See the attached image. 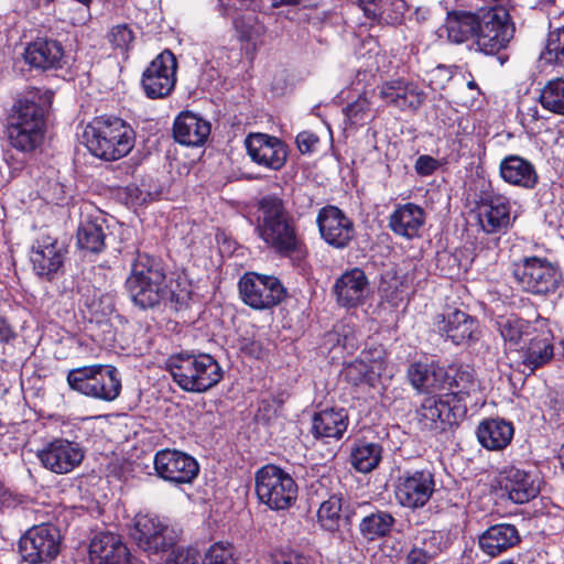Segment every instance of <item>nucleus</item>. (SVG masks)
I'll return each mask as SVG.
<instances>
[{"label":"nucleus","mask_w":564,"mask_h":564,"mask_svg":"<svg viewBox=\"0 0 564 564\" xmlns=\"http://www.w3.org/2000/svg\"><path fill=\"white\" fill-rule=\"evenodd\" d=\"M466 413V402L453 394H443L426 397L416 410V417L422 430L443 432L457 425Z\"/></svg>","instance_id":"1a4fd4ad"},{"label":"nucleus","mask_w":564,"mask_h":564,"mask_svg":"<svg viewBox=\"0 0 564 564\" xmlns=\"http://www.w3.org/2000/svg\"><path fill=\"white\" fill-rule=\"evenodd\" d=\"M435 490V475L431 469H409L398 476L394 496L400 506L415 510L423 508Z\"/></svg>","instance_id":"f8f14e48"},{"label":"nucleus","mask_w":564,"mask_h":564,"mask_svg":"<svg viewBox=\"0 0 564 564\" xmlns=\"http://www.w3.org/2000/svg\"><path fill=\"white\" fill-rule=\"evenodd\" d=\"M446 384L451 391L447 394L457 397L462 402L478 388L474 370L468 367L451 368L449 372H446Z\"/></svg>","instance_id":"ea45409f"},{"label":"nucleus","mask_w":564,"mask_h":564,"mask_svg":"<svg viewBox=\"0 0 564 564\" xmlns=\"http://www.w3.org/2000/svg\"><path fill=\"white\" fill-rule=\"evenodd\" d=\"M24 62L33 69L51 72L62 69L66 64L63 44L53 37L36 36L26 44L23 52Z\"/></svg>","instance_id":"412c9836"},{"label":"nucleus","mask_w":564,"mask_h":564,"mask_svg":"<svg viewBox=\"0 0 564 564\" xmlns=\"http://www.w3.org/2000/svg\"><path fill=\"white\" fill-rule=\"evenodd\" d=\"M382 446L376 442L358 440L350 451V464L359 473H370L381 462Z\"/></svg>","instance_id":"58836bf2"},{"label":"nucleus","mask_w":564,"mask_h":564,"mask_svg":"<svg viewBox=\"0 0 564 564\" xmlns=\"http://www.w3.org/2000/svg\"><path fill=\"white\" fill-rule=\"evenodd\" d=\"M424 223V209L413 203L398 205L389 216V228L406 239L417 237Z\"/></svg>","instance_id":"2f4dec72"},{"label":"nucleus","mask_w":564,"mask_h":564,"mask_svg":"<svg viewBox=\"0 0 564 564\" xmlns=\"http://www.w3.org/2000/svg\"><path fill=\"white\" fill-rule=\"evenodd\" d=\"M177 61L170 50L161 52L144 69L141 86L150 99L169 97L176 85Z\"/></svg>","instance_id":"2eb2a0df"},{"label":"nucleus","mask_w":564,"mask_h":564,"mask_svg":"<svg viewBox=\"0 0 564 564\" xmlns=\"http://www.w3.org/2000/svg\"><path fill=\"white\" fill-rule=\"evenodd\" d=\"M406 375L414 389L429 391L438 388V378L443 376V370L436 371L427 364L413 362L409 366Z\"/></svg>","instance_id":"a19ab883"},{"label":"nucleus","mask_w":564,"mask_h":564,"mask_svg":"<svg viewBox=\"0 0 564 564\" xmlns=\"http://www.w3.org/2000/svg\"><path fill=\"white\" fill-rule=\"evenodd\" d=\"M202 556L196 549L180 550L166 564H202Z\"/></svg>","instance_id":"4d7b16f0"},{"label":"nucleus","mask_w":564,"mask_h":564,"mask_svg":"<svg viewBox=\"0 0 564 564\" xmlns=\"http://www.w3.org/2000/svg\"><path fill=\"white\" fill-rule=\"evenodd\" d=\"M481 13L468 11H453L446 18V32L449 42L462 44L469 40H477Z\"/></svg>","instance_id":"e433bc0d"},{"label":"nucleus","mask_w":564,"mask_h":564,"mask_svg":"<svg viewBox=\"0 0 564 564\" xmlns=\"http://www.w3.org/2000/svg\"><path fill=\"white\" fill-rule=\"evenodd\" d=\"M126 288L133 304L141 310L178 302L167 284L162 261L145 252H138L126 280Z\"/></svg>","instance_id":"7ed1b4c3"},{"label":"nucleus","mask_w":564,"mask_h":564,"mask_svg":"<svg viewBox=\"0 0 564 564\" xmlns=\"http://www.w3.org/2000/svg\"><path fill=\"white\" fill-rule=\"evenodd\" d=\"M499 484L509 499L516 503H525L535 498L540 491L535 475L514 466L506 467L500 471Z\"/></svg>","instance_id":"bb28decb"},{"label":"nucleus","mask_w":564,"mask_h":564,"mask_svg":"<svg viewBox=\"0 0 564 564\" xmlns=\"http://www.w3.org/2000/svg\"><path fill=\"white\" fill-rule=\"evenodd\" d=\"M514 34V25L505 8L481 13L476 45L485 54L494 55L506 48Z\"/></svg>","instance_id":"ddd939ff"},{"label":"nucleus","mask_w":564,"mask_h":564,"mask_svg":"<svg viewBox=\"0 0 564 564\" xmlns=\"http://www.w3.org/2000/svg\"><path fill=\"white\" fill-rule=\"evenodd\" d=\"M318 142L319 138L310 131H302L296 137V144L302 154L314 152Z\"/></svg>","instance_id":"6e6d98bb"},{"label":"nucleus","mask_w":564,"mask_h":564,"mask_svg":"<svg viewBox=\"0 0 564 564\" xmlns=\"http://www.w3.org/2000/svg\"><path fill=\"white\" fill-rule=\"evenodd\" d=\"M52 97L50 90L32 88L13 104L6 131L9 144L18 152L32 154L41 148Z\"/></svg>","instance_id":"f257e3e1"},{"label":"nucleus","mask_w":564,"mask_h":564,"mask_svg":"<svg viewBox=\"0 0 564 564\" xmlns=\"http://www.w3.org/2000/svg\"><path fill=\"white\" fill-rule=\"evenodd\" d=\"M153 466L158 477L176 486L192 484L199 473V465L193 456L171 448L158 451Z\"/></svg>","instance_id":"dca6fc26"},{"label":"nucleus","mask_w":564,"mask_h":564,"mask_svg":"<svg viewBox=\"0 0 564 564\" xmlns=\"http://www.w3.org/2000/svg\"><path fill=\"white\" fill-rule=\"evenodd\" d=\"M550 332L534 333L520 350L521 364L530 372L545 366L554 357V346Z\"/></svg>","instance_id":"473e14b6"},{"label":"nucleus","mask_w":564,"mask_h":564,"mask_svg":"<svg viewBox=\"0 0 564 564\" xmlns=\"http://www.w3.org/2000/svg\"><path fill=\"white\" fill-rule=\"evenodd\" d=\"M512 274L523 291L549 296L564 288L560 268L546 258L523 257L513 263Z\"/></svg>","instance_id":"0eeeda50"},{"label":"nucleus","mask_w":564,"mask_h":564,"mask_svg":"<svg viewBox=\"0 0 564 564\" xmlns=\"http://www.w3.org/2000/svg\"><path fill=\"white\" fill-rule=\"evenodd\" d=\"M359 516L358 530L368 542L389 536L397 522L391 512L378 509L367 502L359 506Z\"/></svg>","instance_id":"cd10ccee"},{"label":"nucleus","mask_w":564,"mask_h":564,"mask_svg":"<svg viewBox=\"0 0 564 564\" xmlns=\"http://www.w3.org/2000/svg\"><path fill=\"white\" fill-rule=\"evenodd\" d=\"M254 231L268 248L282 258L300 259L306 253L296 219L275 194L265 195L259 200Z\"/></svg>","instance_id":"f03ea898"},{"label":"nucleus","mask_w":564,"mask_h":564,"mask_svg":"<svg viewBox=\"0 0 564 564\" xmlns=\"http://www.w3.org/2000/svg\"><path fill=\"white\" fill-rule=\"evenodd\" d=\"M107 39L113 48L128 52L132 47L135 34L130 24L121 23L109 30Z\"/></svg>","instance_id":"8fccbe9b"},{"label":"nucleus","mask_w":564,"mask_h":564,"mask_svg":"<svg viewBox=\"0 0 564 564\" xmlns=\"http://www.w3.org/2000/svg\"><path fill=\"white\" fill-rule=\"evenodd\" d=\"M555 3V0H536V4L540 8H546Z\"/></svg>","instance_id":"e2e57ef3"},{"label":"nucleus","mask_w":564,"mask_h":564,"mask_svg":"<svg viewBox=\"0 0 564 564\" xmlns=\"http://www.w3.org/2000/svg\"><path fill=\"white\" fill-rule=\"evenodd\" d=\"M316 224L321 238L335 249H345L356 237L354 221L337 206L318 210Z\"/></svg>","instance_id":"a211bd4d"},{"label":"nucleus","mask_w":564,"mask_h":564,"mask_svg":"<svg viewBox=\"0 0 564 564\" xmlns=\"http://www.w3.org/2000/svg\"><path fill=\"white\" fill-rule=\"evenodd\" d=\"M540 59L544 64L564 68V25L551 31Z\"/></svg>","instance_id":"a18cd8bd"},{"label":"nucleus","mask_w":564,"mask_h":564,"mask_svg":"<svg viewBox=\"0 0 564 564\" xmlns=\"http://www.w3.org/2000/svg\"><path fill=\"white\" fill-rule=\"evenodd\" d=\"M520 542V534L516 525L498 523L489 527L479 535V547L490 556H497L513 547Z\"/></svg>","instance_id":"72a5a7b5"},{"label":"nucleus","mask_w":564,"mask_h":564,"mask_svg":"<svg viewBox=\"0 0 564 564\" xmlns=\"http://www.w3.org/2000/svg\"><path fill=\"white\" fill-rule=\"evenodd\" d=\"M558 460L561 463L562 468L564 469V444L561 446L558 451Z\"/></svg>","instance_id":"0e129e2a"},{"label":"nucleus","mask_w":564,"mask_h":564,"mask_svg":"<svg viewBox=\"0 0 564 564\" xmlns=\"http://www.w3.org/2000/svg\"><path fill=\"white\" fill-rule=\"evenodd\" d=\"M496 326L505 344L509 347H518L536 330L530 321L516 314L498 316Z\"/></svg>","instance_id":"4c0bfd02"},{"label":"nucleus","mask_w":564,"mask_h":564,"mask_svg":"<svg viewBox=\"0 0 564 564\" xmlns=\"http://www.w3.org/2000/svg\"><path fill=\"white\" fill-rule=\"evenodd\" d=\"M83 138L94 156L104 161H117L133 149L135 132L120 118L97 117L86 126Z\"/></svg>","instance_id":"20e7f679"},{"label":"nucleus","mask_w":564,"mask_h":564,"mask_svg":"<svg viewBox=\"0 0 564 564\" xmlns=\"http://www.w3.org/2000/svg\"><path fill=\"white\" fill-rule=\"evenodd\" d=\"M468 88L474 89L477 88V84L474 80L467 83Z\"/></svg>","instance_id":"774afa93"},{"label":"nucleus","mask_w":564,"mask_h":564,"mask_svg":"<svg viewBox=\"0 0 564 564\" xmlns=\"http://www.w3.org/2000/svg\"><path fill=\"white\" fill-rule=\"evenodd\" d=\"M343 112L351 126H362L372 118L371 104L366 96H359L355 101L348 104Z\"/></svg>","instance_id":"de8ad7c7"},{"label":"nucleus","mask_w":564,"mask_h":564,"mask_svg":"<svg viewBox=\"0 0 564 564\" xmlns=\"http://www.w3.org/2000/svg\"><path fill=\"white\" fill-rule=\"evenodd\" d=\"M254 486L259 501L271 510H288L297 498L299 488L293 477L272 464L257 470Z\"/></svg>","instance_id":"6e6552de"},{"label":"nucleus","mask_w":564,"mask_h":564,"mask_svg":"<svg viewBox=\"0 0 564 564\" xmlns=\"http://www.w3.org/2000/svg\"><path fill=\"white\" fill-rule=\"evenodd\" d=\"M514 434L511 422L503 419H487L477 427L479 443L490 451H500L507 447Z\"/></svg>","instance_id":"c9c22d12"},{"label":"nucleus","mask_w":564,"mask_h":564,"mask_svg":"<svg viewBox=\"0 0 564 564\" xmlns=\"http://www.w3.org/2000/svg\"><path fill=\"white\" fill-rule=\"evenodd\" d=\"M247 153L256 164L272 171L281 170L288 160L286 144L267 133H250L245 140Z\"/></svg>","instance_id":"aec40b11"},{"label":"nucleus","mask_w":564,"mask_h":564,"mask_svg":"<svg viewBox=\"0 0 564 564\" xmlns=\"http://www.w3.org/2000/svg\"><path fill=\"white\" fill-rule=\"evenodd\" d=\"M380 362L375 361L373 365H370L364 359H356L347 365L344 373L346 380L354 386H358L360 383H368L373 386L377 379L380 377Z\"/></svg>","instance_id":"79ce46f5"},{"label":"nucleus","mask_w":564,"mask_h":564,"mask_svg":"<svg viewBox=\"0 0 564 564\" xmlns=\"http://www.w3.org/2000/svg\"><path fill=\"white\" fill-rule=\"evenodd\" d=\"M66 380L72 390L107 402L116 400L122 387L120 373L111 365H91L72 369Z\"/></svg>","instance_id":"423d86ee"},{"label":"nucleus","mask_w":564,"mask_h":564,"mask_svg":"<svg viewBox=\"0 0 564 564\" xmlns=\"http://www.w3.org/2000/svg\"><path fill=\"white\" fill-rule=\"evenodd\" d=\"M238 289L242 302L258 311L279 305L288 294L279 278L257 272H246L238 282Z\"/></svg>","instance_id":"9d476101"},{"label":"nucleus","mask_w":564,"mask_h":564,"mask_svg":"<svg viewBox=\"0 0 564 564\" xmlns=\"http://www.w3.org/2000/svg\"><path fill=\"white\" fill-rule=\"evenodd\" d=\"M132 538L138 546L149 554H159L172 549L178 539L177 532L156 514L135 516Z\"/></svg>","instance_id":"4468645a"},{"label":"nucleus","mask_w":564,"mask_h":564,"mask_svg":"<svg viewBox=\"0 0 564 564\" xmlns=\"http://www.w3.org/2000/svg\"><path fill=\"white\" fill-rule=\"evenodd\" d=\"M210 134V123L191 111L181 112L173 123V137L176 142L188 147L205 143Z\"/></svg>","instance_id":"c756f323"},{"label":"nucleus","mask_w":564,"mask_h":564,"mask_svg":"<svg viewBox=\"0 0 564 564\" xmlns=\"http://www.w3.org/2000/svg\"><path fill=\"white\" fill-rule=\"evenodd\" d=\"M165 368L173 381L187 392H206L223 379L220 365L208 354L181 351L166 359Z\"/></svg>","instance_id":"39448f33"},{"label":"nucleus","mask_w":564,"mask_h":564,"mask_svg":"<svg viewBox=\"0 0 564 564\" xmlns=\"http://www.w3.org/2000/svg\"><path fill=\"white\" fill-rule=\"evenodd\" d=\"M300 0H279V4H296Z\"/></svg>","instance_id":"338daca9"},{"label":"nucleus","mask_w":564,"mask_h":564,"mask_svg":"<svg viewBox=\"0 0 564 564\" xmlns=\"http://www.w3.org/2000/svg\"><path fill=\"white\" fill-rule=\"evenodd\" d=\"M435 327L442 337L455 345L476 341L480 334L478 321L458 308L437 315Z\"/></svg>","instance_id":"4be33fe9"},{"label":"nucleus","mask_w":564,"mask_h":564,"mask_svg":"<svg viewBox=\"0 0 564 564\" xmlns=\"http://www.w3.org/2000/svg\"><path fill=\"white\" fill-rule=\"evenodd\" d=\"M364 12L368 19H371V20L378 19V13H377L376 9H371L369 7H364Z\"/></svg>","instance_id":"680f3d73"},{"label":"nucleus","mask_w":564,"mask_h":564,"mask_svg":"<svg viewBox=\"0 0 564 564\" xmlns=\"http://www.w3.org/2000/svg\"><path fill=\"white\" fill-rule=\"evenodd\" d=\"M499 174L506 183L523 189H533L539 183V175L532 162L516 154L501 160Z\"/></svg>","instance_id":"7c9ffc66"},{"label":"nucleus","mask_w":564,"mask_h":564,"mask_svg":"<svg viewBox=\"0 0 564 564\" xmlns=\"http://www.w3.org/2000/svg\"><path fill=\"white\" fill-rule=\"evenodd\" d=\"M349 425V417L344 408L321 410L313 415L311 432L316 440L343 438Z\"/></svg>","instance_id":"c85d7f7f"},{"label":"nucleus","mask_w":564,"mask_h":564,"mask_svg":"<svg viewBox=\"0 0 564 564\" xmlns=\"http://www.w3.org/2000/svg\"><path fill=\"white\" fill-rule=\"evenodd\" d=\"M341 497L333 495L319 506L317 519L324 530L332 533L339 530L341 520Z\"/></svg>","instance_id":"c03bdc74"},{"label":"nucleus","mask_w":564,"mask_h":564,"mask_svg":"<svg viewBox=\"0 0 564 564\" xmlns=\"http://www.w3.org/2000/svg\"><path fill=\"white\" fill-rule=\"evenodd\" d=\"M65 247L51 237H43L32 246L30 260L36 275L53 281L62 270L65 260Z\"/></svg>","instance_id":"5701e85b"},{"label":"nucleus","mask_w":564,"mask_h":564,"mask_svg":"<svg viewBox=\"0 0 564 564\" xmlns=\"http://www.w3.org/2000/svg\"><path fill=\"white\" fill-rule=\"evenodd\" d=\"M61 543L59 530L53 524L43 523L30 528L20 538L18 549L23 562L44 564L56 558Z\"/></svg>","instance_id":"9b49d317"},{"label":"nucleus","mask_w":564,"mask_h":564,"mask_svg":"<svg viewBox=\"0 0 564 564\" xmlns=\"http://www.w3.org/2000/svg\"><path fill=\"white\" fill-rule=\"evenodd\" d=\"M17 338L14 326L9 319L0 315V344H9Z\"/></svg>","instance_id":"13d9d810"},{"label":"nucleus","mask_w":564,"mask_h":564,"mask_svg":"<svg viewBox=\"0 0 564 564\" xmlns=\"http://www.w3.org/2000/svg\"><path fill=\"white\" fill-rule=\"evenodd\" d=\"M273 564H314V561L303 553L281 552L274 555Z\"/></svg>","instance_id":"864d4df0"},{"label":"nucleus","mask_w":564,"mask_h":564,"mask_svg":"<svg viewBox=\"0 0 564 564\" xmlns=\"http://www.w3.org/2000/svg\"><path fill=\"white\" fill-rule=\"evenodd\" d=\"M539 101L545 110L564 116V78L549 80L541 89Z\"/></svg>","instance_id":"37998d69"},{"label":"nucleus","mask_w":564,"mask_h":564,"mask_svg":"<svg viewBox=\"0 0 564 564\" xmlns=\"http://www.w3.org/2000/svg\"><path fill=\"white\" fill-rule=\"evenodd\" d=\"M202 564H237L234 545L224 542L212 544L205 552Z\"/></svg>","instance_id":"09e8293b"},{"label":"nucleus","mask_w":564,"mask_h":564,"mask_svg":"<svg viewBox=\"0 0 564 564\" xmlns=\"http://www.w3.org/2000/svg\"><path fill=\"white\" fill-rule=\"evenodd\" d=\"M337 303L347 308L362 305L369 294V280L364 270L352 268L344 272L334 284Z\"/></svg>","instance_id":"a878e982"},{"label":"nucleus","mask_w":564,"mask_h":564,"mask_svg":"<svg viewBox=\"0 0 564 564\" xmlns=\"http://www.w3.org/2000/svg\"><path fill=\"white\" fill-rule=\"evenodd\" d=\"M378 96L386 106L411 113H416L426 100L425 91L404 78L382 83L378 86Z\"/></svg>","instance_id":"6ab92c4d"},{"label":"nucleus","mask_w":564,"mask_h":564,"mask_svg":"<svg viewBox=\"0 0 564 564\" xmlns=\"http://www.w3.org/2000/svg\"><path fill=\"white\" fill-rule=\"evenodd\" d=\"M107 221L104 217H86L77 229V247L86 254H99L106 248Z\"/></svg>","instance_id":"f704fd0d"},{"label":"nucleus","mask_w":564,"mask_h":564,"mask_svg":"<svg viewBox=\"0 0 564 564\" xmlns=\"http://www.w3.org/2000/svg\"><path fill=\"white\" fill-rule=\"evenodd\" d=\"M422 546L415 544L408 553L405 564H430L437 555L438 549L423 539Z\"/></svg>","instance_id":"3c124183"},{"label":"nucleus","mask_w":564,"mask_h":564,"mask_svg":"<svg viewBox=\"0 0 564 564\" xmlns=\"http://www.w3.org/2000/svg\"><path fill=\"white\" fill-rule=\"evenodd\" d=\"M20 502L21 500L18 499L17 497H13L11 494H9L8 497L7 494H3L2 496V503L6 505L7 507L15 506L17 503Z\"/></svg>","instance_id":"052dcab7"},{"label":"nucleus","mask_w":564,"mask_h":564,"mask_svg":"<svg viewBox=\"0 0 564 564\" xmlns=\"http://www.w3.org/2000/svg\"><path fill=\"white\" fill-rule=\"evenodd\" d=\"M453 77V72L449 67L438 65L429 74V86L433 90H442L446 87Z\"/></svg>","instance_id":"603ef678"},{"label":"nucleus","mask_w":564,"mask_h":564,"mask_svg":"<svg viewBox=\"0 0 564 564\" xmlns=\"http://www.w3.org/2000/svg\"><path fill=\"white\" fill-rule=\"evenodd\" d=\"M90 564H129L131 553L119 534L97 532L89 543Z\"/></svg>","instance_id":"393cba45"},{"label":"nucleus","mask_w":564,"mask_h":564,"mask_svg":"<svg viewBox=\"0 0 564 564\" xmlns=\"http://www.w3.org/2000/svg\"><path fill=\"white\" fill-rule=\"evenodd\" d=\"M525 116L530 118L531 121H538L541 118L536 106L529 107L525 112Z\"/></svg>","instance_id":"bf43d9fd"},{"label":"nucleus","mask_w":564,"mask_h":564,"mask_svg":"<svg viewBox=\"0 0 564 564\" xmlns=\"http://www.w3.org/2000/svg\"><path fill=\"white\" fill-rule=\"evenodd\" d=\"M259 351H260V345H259V344H254V343H252V344H251L250 352H251V354H257V352H259Z\"/></svg>","instance_id":"69168bd1"},{"label":"nucleus","mask_w":564,"mask_h":564,"mask_svg":"<svg viewBox=\"0 0 564 564\" xmlns=\"http://www.w3.org/2000/svg\"><path fill=\"white\" fill-rule=\"evenodd\" d=\"M326 343L332 344V348L341 347L348 354L358 348V337L354 328L349 325L337 326L333 332L326 335Z\"/></svg>","instance_id":"49530a36"},{"label":"nucleus","mask_w":564,"mask_h":564,"mask_svg":"<svg viewBox=\"0 0 564 564\" xmlns=\"http://www.w3.org/2000/svg\"><path fill=\"white\" fill-rule=\"evenodd\" d=\"M37 457L51 471L67 474L82 463L84 452L78 443L56 438L39 451Z\"/></svg>","instance_id":"b1692460"},{"label":"nucleus","mask_w":564,"mask_h":564,"mask_svg":"<svg viewBox=\"0 0 564 564\" xmlns=\"http://www.w3.org/2000/svg\"><path fill=\"white\" fill-rule=\"evenodd\" d=\"M478 219L487 234H498L511 227L510 199L496 191L490 184L479 193Z\"/></svg>","instance_id":"f3484780"},{"label":"nucleus","mask_w":564,"mask_h":564,"mask_svg":"<svg viewBox=\"0 0 564 564\" xmlns=\"http://www.w3.org/2000/svg\"><path fill=\"white\" fill-rule=\"evenodd\" d=\"M441 166L440 162L431 155H420L414 164L415 172L420 176H430Z\"/></svg>","instance_id":"5fc2aeb1"}]
</instances>
